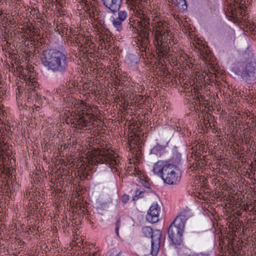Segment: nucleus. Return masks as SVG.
I'll use <instances>...</instances> for the list:
<instances>
[{
	"label": "nucleus",
	"instance_id": "obj_1",
	"mask_svg": "<svg viewBox=\"0 0 256 256\" xmlns=\"http://www.w3.org/2000/svg\"><path fill=\"white\" fill-rule=\"evenodd\" d=\"M42 65L54 72L65 73L68 69V58L62 52L55 49L44 50L40 55Z\"/></svg>",
	"mask_w": 256,
	"mask_h": 256
},
{
	"label": "nucleus",
	"instance_id": "obj_2",
	"mask_svg": "<svg viewBox=\"0 0 256 256\" xmlns=\"http://www.w3.org/2000/svg\"><path fill=\"white\" fill-rule=\"evenodd\" d=\"M153 172L168 184H176L181 178L180 172L177 166L166 160H158L156 162Z\"/></svg>",
	"mask_w": 256,
	"mask_h": 256
},
{
	"label": "nucleus",
	"instance_id": "obj_3",
	"mask_svg": "<svg viewBox=\"0 0 256 256\" xmlns=\"http://www.w3.org/2000/svg\"><path fill=\"white\" fill-rule=\"evenodd\" d=\"M133 7L135 16L138 18L135 22L138 36L134 40V45L142 52L144 51V0H128Z\"/></svg>",
	"mask_w": 256,
	"mask_h": 256
},
{
	"label": "nucleus",
	"instance_id": "obj_4",
	"mask_svg": "<svg viewBox=\"0 0 256 256\" xmlns=\"http://www.w3.org/2000/svg\"><path fill=\"white\" fill-rule=\"evenodd\" d=\"M188 218L186 212H182L168 226L167 230L168 237L173 244L180 246L182 244L185 226Z\"/></svg>",
	"mask_w": 256,
	"mask_h": 256
},
{
	"label": "nucleus",
	"instance_id": "obj_5",
	"mask_svg": "<svg viewBox=\"0 0 256 256\" xmlns=\"http://www.w3.org/2000/svg\"><path fill=\"white\" fill-rule=\"evenodd\" d=\"M88 108V106L82 100H78L75 102L73 109L76 116L74 118L70 120L74 126L82 129L84 127L88 126L91 120H94V116L90 112H87Z\"/></svg>",
	"mask_w": 256,
	"mask_h": 256
},
{
	"label": "nucleus",
	"instance_id": "obj_6",
	"mask_svg": "<svg viewBox=\"0 0 256 256\" xmlns=\"http://www.w3.org/2000/svg\"><path fill=\"white\" fill-rule=\"evenodd\" d=\"M232 71L247 84H256V62H238L232 67Z\"/></svg>",
	"mask_w": 256,
	"mask_h": 256
},
{
	"label": "nucleus",
	"instance_id": "obj_7",
	"mask_svg": "<svg viewBox=\"0 0 256 256\" xmlns=\"http://www.w3.org/2000/svg\"><path fill=\"white\" fill-rule=\"evenodd\" d=\"M0 128V156H2V160L0 159V176H8L10 177L11 169L9 166L8 161L10 159V152H8L9 145L8 144V140H6L5 136L8 133L6 129Z\"/></svg>",
	"mask_w": 256,
	"mask_h": 256
},
{
	"label": "nucleus",
	"instance_id": "obj_8",
	"mask_svg": "<svg viewBox=\"0 0 256 256\" xmlns=\"http://www.w3.org/2000/svg\"><path fill=\"white\" fill-rule=\"evenodd\" d=\"M36 73L30 69H25L21 72L20 78L24 80V82H17L16 90V98L18 99L21 94L27 88L29 92L36 91L37 82L36 79Z\"/></svg>",
	"mask_w": 256,
	"mask_h": 256
},
{
	"label": "nucleus",
	"instance_id": "obj_9",
	"mask_svg": "<svg viewBox=\"0 0 256 256\" xmlns=\"http://www.w3.org/2000/svg\"><path fill=\"white\" fill-rule=\"evenodd\" d=\"M145 236L150 240V254L157 256L160 250L162 232L158 230H153L150 227L145 226Z\"/></svg>",
	"mask_w": 256,
	"mask_h": 256
},
{
	"label": "nucleus",
	"instance_id": "obj_10",
	"mask_svg": "<svg viewBox=\"0 0 256 256\" xmlns=\"http://www.w3.org/2000/svg\"><path fill=\"white\" fill-rule=\"evenodd\" d=\"M97 161L114 166H117L119 164L118 159L114 154L113 150L110 149L103 150L98 156Z\"/></svg>",
	"mask_w": 256,
	"mask_h": 256
},
{
	"label": "nucleus",
	"instance_id": "obj_11",
	"mask_svg": "<svg viewBox=\"0 0 256 256\" xmlns=\"http://www.w3.org/2000/svg\"><path fill=\"white\" fill-rule=\"evenodd\" d=\"M160 208L156 203H153L150 206L146 216V220L152 224H154L158 221L159 212Z\"/></svg>",
	"mask_w": 256,
	"mask_h": 256
},
{
	"label": "nucleus",
	"instance_id": "obj_12",
	"mask_svg": "<svg viewBox=\"0 0 256 256\" xmlns=\"http://www.w3.org/2000/svg\"><path fill=\"white\" fill-rule=\"evenodd\" d=\"M150 4V1L149 2H148L147 0H145V31H144V32H145V67L146 66V67H148L149 68V69L150 68V65L148 66V65L150 64L149 63L150 62L148 60V58H147L146 40H148L150 34H151L152 35L153 32H150L148 31V32L146 23H148V24H149V22H148V18H147V16H146V9L148 11L152 10V6ZM146 69L148 70L147 68Z\"/></svg>",
	"mask_w": 256,
	"mask_h": 256
},
{
	"label": "nucleus",
	"instance_id": "obj_13",
	"mask_svg": "<svg viewBox=\"0 0 256 256\" xmlns=\"http://www.w3.org/2000/svg\"><path fill=\"white\" fill-rule=\"evenodd\" d=\"M104 6L112 14L120 10L122 0H102Z\"/></svg>",
	"mask_w": 256,
	"mask_h": 256
},
{
	"label": "nucleus",
	"instance_id": "obj_14",
	"mask_svg": "<svg viewBox=\"0 0 256 256\" xmlns=\"http://www.w3.org/2000/svg\"><path fill=\"white\" fill-rule=\"evenodd\" d=\"M168 35H162L161 36L160 42H158V48L159 50V52L164 56H166L168 52L170 50V46L168 40ZM170 43V41H169Z\"/></svg>",
	"mask_w": 256,
	"mask_h": 256
},
{
	"label": "nucleus",
	"instance_id": "obj_15",
	"mask_svg": "<svg viewBox=\"0 0 256 256\" xmlns=\"http://www.w3.org/2000/svg\"><path fill=\"white\" fill-rule=\"evenodd\" d=\"M77 42L80 44L82 47H84L83 50L88 52L90 49L92 50L94 47V44L92 42L90 38L88 36H81L78 38Z\"/></svg>",
	"mask_w": 256,
	"mask_h": 256
},
{
	"label": "nucleus",
	"instance_id": "obj_16",
	"mask_svg": "<svg viewBox=\"0 0 256 256\" xmlns=\"http://www.w3.org/2000/svg\"><path fill=\"white\" fill-rule=\"evenodd\" d=\"M168 140L162 142L161 140L157 142L152 149L150 150V153L155 154L156 156H160L164 152H166V148L168 145Z\"/></svg>",
	"mask_w": 256,
	"mask_h": 256
},
{
	"label": "nucleus",
	"instance_id": "obj_17",
	"mask_svg": "<svg viewBox=\"0 0 256 256\" xmlns=\"http://www.w3.org/2000/svg\"><path fill=\"white\" fill-rule=\"evenodd\" d=\"M80 3L81 4V6L84 10L88 14L90 18H94V10L95 8L90 4L88 0H80Z\"/></svg>",
	"mask_w": 256,
	"mask_h": 256
},
{
	"label": "nucleus",
	"instance_id": "obj_18",
	"mask_svg": "<svg viewBox=\"0 0 256 256\" xmlns=\"http://www.w3.org/2000/svg\"><path fill=\"white\" fill-rule=\"evenodd\" d=\"M194 90V94H192V99L194 100V102L196 104V103H200V106L201 104H204L200 103V102H204L205 100V97L202 95L199 92H198L197 90L195 88Z\"/></svg>",
	"mask_w": 256,
	"mask_h": 256
},
{
	"label": "nucleus",
	"instance_id": "obj_19",
	"mask_svg": "<svg viewBox=\"0 0 256 256\" xmlns=\"http://www.w3.org/2000/svg\"><path fill=\"white\" fill-rule=\"evenodd\" d=\"M111 21L112 26L114 28H116V30L120 32L122 30L123 22L121 20L120 18L118 17V16H116L115 18H112Z\"/></svg>",
	"mask_w": 256,
	"mask_h": 256
},
{
	"label": "nucleus",
	"instance_id": "obj_20",
	"mask_svg": "<svg viewBox=\"0 0 256 256\" xmlns=\"http://www.w3.org/2000/svg\"><path fill=\"white\" fill-rule=\"evenodd\" d=\"M80 211H82V216H85V218L86 220L88 222H90V224H91L92 226H94V222H92V220H94L93 216L89 213V212L84 208V207H82L80 206Z\"/></svg>",
	"mask_w": 256,
	"mask_h": 256
},
{
	"label": "nucleus",
	"instance_id": "obj_21",
	"mask_svg": "<svg viewBox=\"0 0 256 256\" xmlns=\"http://www.w3.org/2000/svg\"><path fill=\"white\" fill-rule=\"evenodd\" d=\"M205 160L203 158H201L200 160H195L192 164L190 168H193L192 170H196L200 168H202V167L204 164Z\"/></svg>",
	"mask_w": 256,
	"mask_h": 256
},
{
	"label": "nucleus",
	"instance_id": "obj_22",
	"mask_svg": "<svg viewBox=\"0 0 256 256\" xmlns=\"http://www.w3.org/2000/svg\"><path fill=\"white\" fill-rule=\"evenodd\" d=\"M117 12V16L124 22L127 18L128 16V11L127 10H119Z\"/></svg>",
	"mask_w": 256,
	"mask_h": 256
},
{
	"label": "nucleus",
	"instance_id": "obj_23",
	"mask_svg": "<svg viewBox=\"0 0 256 256\" xmlns=\"http://www.w3.org/2000/svg\"><path fill=\"white\" fill-rule=\"evenodd\" d=\"M134 172V174L135 175H137L138 176L140 175V176L138 177V182L143 185L144 182V180L143 178H144V175L143 173L142 172V170H140L138 167H135Z\"/></svg>",
	"mask_w": 256,
	"mask_h": 256
},
{
	"label": "nucleus",
	"instance_id": "obj_24",
	"mask_svg": "<svg viewBox=\"0 0 256 256\" xmlns=\"http://www.w3.org/2000/svg\"><path fill=\"white\" fill-rule=\"evenodd\" d=\"M68 30V28H66L65 26L62 24V25H60L58 27L57 31H58L60 34V32H62V34H67Z\"/></svg>",
	"mask_w": 256,
	"mask_h": 256
},
{
	"label": "nucleus",
	"instance_id": "obj_25",
	"mask_svg": "<svg viewBox=\"0 0 256 256\" xmlns=\"http://www.w3.org/2000/svg\"><path fill=\"white\" fill-rule=\"evenodd\" d=\"M142 194H143L142 191H140L139 190H136L135 195L133 197V199H132L133 200L136 201V200H138L139 198H142Z\"/></svg>",
	"mask_w": 256,
	"mask_h": 256
},
{
	"label": "nucleus",
	"instance_id": "obj_26",
	"mask_svg": "<svg viewBox=\"0 0 256 256\" xmlns=\"http://www.w3.org/2000/svg\"><path fill=\"white\" fill-rule=\"evenodd\" d=\"M120 226V218H118L116 222V236H119V228Z\"/></svg>",
	"mask_w": 256,
	"mask_h": 256
},
{
	"label": "nucleus",
	"instance_id": "obj_27",
	"mask_svg": "<svg viewBox=\"0 0 256 256\" xmlns=\"http://www.w3.org/2000/svg\"><path fill=\"white\" fill-rule=\"evenodd\" d=\"M162 74L164 77L166 78H168V76L170 77V75L168 70L166 68H164L162 70Z\"/></svg>",
	"mask_w": 256,
	"mask_h": 256
},
{
	"label": "nucleus",
	"instance_id": "obj_28",
	"mask_svg": "<svg viewBox=\"0 0 256 256\" xmlns=\"http://www.w3.org/2000/svg\"><path fill=\"white\" fill-rule=\"evenodd\" d=\"M92 86L91 82H88V83H84V88L85 90H90V88Z\"/></svg>",
	"mask_w": 256,
	"mask_h": 256
},
{
	"label": "nucleus",
	"instance_id": "obj_29",
	"mask_svg": "<svg viewBox=\"0 0 256 256\" xmlns=\"http://www.w3.org/2000/svg\"><path fill=\"white\" fill-rule=\"evenodd\" d=\"M129 200V196L127 194H124L122 198V201L124 203H126Z\"/></svg>",
	"mask_w": 256,
	"mask_h": 256
},
{
	"label": "nucleus",
	"instance_id": "obj_30",
	"mask_svg": "<svg viewBox=\"0 0 256 256\" xmlns=\"http://www.w3.org/2000/svg\"><path fill=\"white\" fill-rule=\"evenodd\" d=\"M25 196L27 199L30 200V199L32 198V196H31V192H26Z\"/></svg>",
	"mask_w": 256,
	"mask_h": 256
},
{
	"label": "nucleus",
	"instance_id": "obj_31",
	"mask_svg": "<svg viewBox=\"0 0 256 256\" xmlns=\"http://www.w3.org/2000/svg\"><path fill=\"white\" fill-rule=\"evenodd\" d=\"M150 98H149L148 96V97L146 98V94H145V100H144V102H145V106H146V103L148 102V104H149V100H150Z\"/></svg>",
	"mask_w": 256,
	"mask_h": 256
},
{
	"label": "nucleus",
	"instance_id": "obj_32",
	"mask_svg": "<svg viewBox=\"0 0 256 256\" xmlns=\"http://www.w3.org/2000/svg\"><path fill=\"white\" fill-rule=\"evenodd\" d=\"M149 184L147 183L146 180H145V188L148 190V192H151V188L149 186Z\"/></svg>",
	"mask_w": 256,
	"mask_h": 256
},
{
	"label": "nucleus",
	"instance_id": "obj_33",
	"mask_svg": "<svg viewBox=\"0 0 256 256\" xmlns=\"http://www.w3.org/2000/svg\"><path fill=\"white\" fill-rule=\"evenodd\" d=\"M5 18V16L4 14L2 12V11H0V18L2 20H4Z\"/></svg>",
	"mask_w": 256,
	"mask_h": 256
},
{
	"label": "nucleus",
	"instance_id": "obj_34",
	"mask_svg": "<svg viewBox=\"0 0 256 256\" xmlns=\"http://www.w3.org/2000/svg\"><path fill=\"white\" fill-rule=\"evenodd\" d=\"M176 131L178 132H182V129L180 127H176Z\"/></svg>",
	"mask_w": 256,
	"mask_h": 256
},
{
	"label": "nucleus",
	"instance_id": "obj_35",
	"mask_svg": "<svg viewBox=\"0 0 256 256\" xmlns=\"http://www.w3.org/2000/svg\"><path fill=\"white\" fill-rule=\"evenodd\" d=\"M146 110H147V111H148V110L147 108H146L145 107V111ZM148 114H146L145 112V119H146V115H147ZM147 123V122H146V120H145V124Z\"/></svg>",
	"mask_w": 256,
	"mask_h": 256
},
{
	"label": "nucleus",
	"instance_id": "obj_36",
	"mask_svg": "<svg viewBox=\"0 0 256 256\" xmlns=\"http://www.w3.org/2000/svg\"><path fill=\"white\" fill-rule=\"evenodd\" d=\"M122 254V251H120L117 254L116 256H120L121 254Z\"/></svg>",
	"mask_w": 256,
	"mask_h": 256
},
{
	"label": "nucleus",
	"instance_id": "obj_37",
	"mask_svg": "<svg viewBox=\"0 0 256 256\" xmlns=\"http://www.w3.org/2000/svg\"><path fill=\"white\" fill-rule=\"evenodd\" d=\"M2 112V110L0 107V114H1V112Z\"/></svg>",
	"mask_w": 256,
	"mask_h": 256
},
{
	"label": "nucleus",
	"instance_id": "obj_38",
	"mask_svg": "<svg viewBox=\"0 0 256 256\" xmlns=\"http://www.w3.org/2000/svg\"><path fill=\"white\" fill-rule=\"evenodd\" d=\"M32 196H34V194H33V192H32Z\"/></svg>",
	"mask_w": 256,
	"mask_h": 256
}]
</instances>
